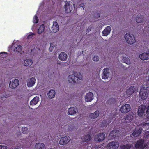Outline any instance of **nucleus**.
Returning a JSON list of instances; mask_svg holds the SVG:
<instances>
[{
  "label": "nucleus",
  "instance_id": "f257e3e1",
  "mask_svg": "<svg viewBox=\"0 0 149 149\" xmlns=\"http://www.w3.org/2000/svg\"><path fill=\"white\" fill-rule=\"evenodd\" d=\"M125 38L127 42L130 45L133 44L136 42L135 37L132 34L126 33L125 35Z\"/></svg>",
  "mask_w": 149,
  "mask_h": 149
},
{
  "label": "nucleus",
  "instance_id": "f03ea898",
  "mask_svg": "<svg viewBox=\"0 0 149 149\" xmlns=\"http://www.w3.org/2000/svg\"><path fill=\"white\" fill-rule=\"evenodd\" d=\"M65 12L69 13L74 9V6L72 2H69L66 3L65 5Z\"/></svg>",
  "mask_w": 149,
  "mask_h": 149
},
{
  "label": "nucleus",
  "instance_id": "7ed1b4c3",
  "mask_svg": "<svg viewBox=\"0 0 149 149\" xmlns=\"http://www.w3.org/2000/svg\"><path fill=\"white\" fill-rule=\"evenodd\" d=\"M144 142V140L142 139L138 140L135 144V147L136 149H144L146 146Z\"/></svg>",
  "mask_w": 149,
  "mask_h": 149
},
{
  "label": "nucleus",
  "instance_id": "20e7f679",
  "mask_svg": "<svg viewBox=\"0 0 149 149\" xmlns=\"http://www.w3.org/2000/svg\"><path fill=\"white\" fill-rule=\"evenodd\" d=\"M105 138V135L104 133H99L95 135L94 140L96 141L101 142L104 140Z\"/></svg>",
  "mask_w": 149,
  "mask_h": 149
},
{
  "label": "nucleus",
  "instance_id": "39448f33",
  "mask_svg": "<svg viewBox=\"0 0 149 149\" xmlns=\"http://www.w3.org/2000/svg\"><path fill=\"white\" fill-rule=\"evenodd\" d=\"M120 131L119 130H115L111 132L109 136L112 139H117L120 136Z\"/></svg>",
  "mask_w": 149,
  "mask_h": 149
},
{
  "label": "nucleus",
  "instance_id": "423d86ee",
  "mask_svg": "<svg viewBox=\"0 0 149 149\" xmlns=\"http://www.w3.org/2000/svg\"><path fill=\"white\" fill-rule=\"evenodd\" d=\"M119 146V143L118 142L113 141L109 142L107 144V149H116Z\"/></svg>",
  "mask_w": 149,
  "mask_h": 149
},
{
  "label": "nucleus",
  "instance_id": "0eeeda50",
  "mask_svg": "<svg viewBox=\"0 0 149 149\" xmlns=\"http://www.w3.org/2000/svg\"><path fill=\"white\" fill-rule=\"evenodd\" d=\"M70 138L69 136H65L61 138L59 141V144L61 145L68 144L70 141Z\"/></svg>",
  "mask_w": 149,
  "mask_h": 149
},
{
  "label": "nucleus",
  "instance_id": "6e6552de",
  "mask_svg": "<svg viewBox=\"0 0 149 149\" xmlns=\"http://www.w3.org/2000/svg\"><path fill=\"white\" fill-rule=\"evenodd\" d=\"M134 115V113L132 112H130L126 116L124 117V119L126 123L131 122L132 121Z\"/></svg>",
  "mask_w": 149,
  "mask_h": 149
},
{
  "label": "nucleus",
  "instance_id": "1a4fd4ad",
  "mask_svg": "<svg viewBox=\"0 0 149 149\" xmlns=\"http://www.w3.org/2000/svg\"><path fill=\"white\" fill-rule=\"evenodd\" d=\"M139 95L142 100L146 99L148 96V91L146 89H141L139 92Z\"/></svg>",
  "mask_w": 149,
  "mask_h": 149
},
{
  "label": "nucleus",
  "instance_id": "9d476101",
  "mask_svg": "<svg viewBox=\"0 0 149 149\" xmlns=\"http://www.w3.org/2000/svg\"><path fill=\"white\" fill-rule=\"evenodd\" d=\"M19 84V81L17 79L13 80L11 81L9 83V86L12 89L15 88Z\"/></svg>",
  "mask_w": 149,
  "mask_h": 149
},
{
  "label": "nucleus",
  "instance_id": "9b49d317",
  "mask_svg": "<svg viewBox=\"0 0 149 149\" xmlns=\"http://www.w3.org/2000/svg\"><path fill=\"white\" fill-rule=\"evenodd\" d=\"M103 73L102 74V78L103 79H107L109 77L110 74L109 69L107 68H104L103 70Z\"/></svg>",
  "mask_w": 149,
  "mask_h": 149
},
{
  "label": "nucleus",
  "instance_id": "f8f14e48",
  "mask_svg": "<svg viewBox=\"0 0 149 149\" xmlns=\"http://www.w3.org/2000/svg\"><path fill=\"white\" fill-rule=\"evenodd\" d=\"M68 82L74 84L77 81L78 79L74 74H70L68 76Z\"/></svg>",
  "mask_w": 149,
  "mask_h": 149
},
{
  "label": "nucleus",
  "instance_id": "ddd939ff",
  "mask_svg": "<svg viewBox=\"0 0 149 149\" xmlns=\"http://www.w3.org/2000/svg\"><path fill=\"white\" fill-rule=\"evenodd\" d=\"M146 106L145 105H141L139 107L138 110V115L139 116H143L145 113L146 109Z\"/></svg>",
  "mask_w": 149,
  "mask_h": 149
},
{
  "label": "nucleus",
  "instance_id": "4468645a",
  "mask_svg": "<svg viewBox=\"0 0 149 149\" xmlns=\"http://www.w3.org/2000/svg\"><path fill=\"white\" fill-rule=\"evenodd\" d=\"M130 110V106L129 104H126L123 106H122V113H126L129 112Z\"/></svg>",
  "mask_w": 149,
  "mask_h": 149
},
{
  "label": "nucleus",
  "instance_id": "2eb2a0df",
  "mask_svg": "<svg viewBox=\"0 0 149 149\" xmlns=\"http://www.w3.org/2000/svg\"><path fill=\"white\" fill-rule=\"evenodd\" d=\"M93 98V94L92 92L87 93L85 97V100L86 102L91 101Z\"/></svg>",
  "mask_w": 149,
  "mask_h": 149
},
{
  "label": "nucleus",
  "instance_id": "dca6fc26",
  "mask_svg": "<svg viewBox=\"0 0 149 149\" xmlns=\"http://www.w3.org/2000/svg\"><path fill=\"white\" fill-rule=\"evenodd\" d=\"M139 57L142 60H144L149 59V53H143L139 55Z\"/></svg>",
  "mask_w": 149,
  "mask_h": 149
},
{
  "label": "nucleus",
  "instance_id": "f3484780",
  "mask_svg": "<svg viewBox=\"0 0 149 149\" xmlns=\"http://www.w3.org/2000/svg\"><path fill=\"white\" fill-rule=\"evenodd\" d=\"M51 29L54 32H56L59 30V26L57 23L56 22H54L53 24L51 27Z\"/></svg>",
  "mask_w": 149,
  "mask_h": 149
},
{
  "label": "nucleus",
  "instance_id": "a211bd4d",
  "mask_svg": "<svg viewBox=\"0 0 149 149\" xmlns=\"http://www.w3.org/2000/svg\"><path fill=\"white\" fill-rule=\"evenodd\" d=\"M58 58L60 60L65 61L67 59V55L65 52H62L59 55Z\"/></svg>",
  "mask_w": 149,
  "mask_h": 149
},
{
  "label": "nucleus",
  "instance_id": "6ab92c4d",
  "mask_svg": "<svg viewBox=\"0 0 149 149\" xmlns=\"http://www.w3.org/2000/svg\"><path fill=\"white\" fill-rule=\"evenodd\" d=\"M111 30V28L110 26L106 27L102 31V35L103 36H107L109 34Z\"/></svg>",
  "mask_w": 149,
  "mask_h": 149
},
{
  "label": "nucleus",
  "instance_id": "aec40b11",
  "mask_svg": "<svg viewBox=\"0 0 149 149\" xmlns=\"http://www.w3.org/2000/svg\"><path fill=\"white\" fill-rule=\"evenodd\" d=\"M36 79L34 77H32L29 79L27 82L28 87H31L33 86L35 83Z\"/></svg>",
  "mask_w": 149,
  "mask_h": 149
},
{
  "label": "nucleus",
  "instance_id": "412c9836",
  "mask_svg": "<svg viewBox=\"0 0 149 149\" xmlns=\"http://www.w3.org/2000/svg\"><path fill=\"white\" fill-rule=\"evenodd\" d=\"M135 88L134 86H130L126 91V94L128 97L130 96L131 94L134 92Z\"/></svg>",
  "mask_w": 149,
  "mask_h": 149
},
{
  "label": "nucleus",
  "instance_id": "4be33fe9",
  "mask_svg": "<svg viewBox=\"0 0 149 149\" xmlns=\"http://www.w3.org/2000/svg\"><path fill=\"white\" fill-rule=\"evenodd\" d=\"M100 114V112L98 110L96 111L93 113H91L90 114V117L93 119H95L97 118Z\"/></svg>",
  "mask_w": 149,
  "mask_h": 149
},
{
  "label": "nucleus",
  "instance_id": "5701e85b",
  "mask_svg": "<svg viewBox=\"0 0 149 149\" xmlns=\"http://www.w3.org/2000/svg\"><path fill=\"white\" fill-rule=\"evenodd\" d=\"M91 136L90 135L87 134L84 136V137H82L81 139L82 141L84 142H88L91 139Z\"/></svg>",
  "mask_w": 149,
  "mask_h": 149
},
{
  "label": "nucleus",
  "instance_id": "b1692460",
  "mask_svg": "<svg viewBox=\"0 0 149 149\" xmlns=\"http://www.w3.org/2000/svg\"><path fill=\"white\" fill-rule=\"evenodd\" d=\"M39 100V97L38 96H36L31 101L30 104L31 105H36Z\"/></svg>",
  "mask_w": 149,
  "mask_h": 149
},
{
  "label": "nucleus",
  "instance_id": "393cba45",
  "mask_svg": "<svg viewBox=\"0 0 149 149\" xmlns=\"http://www.w3.org/2000/svg\"><path fill=\"white\" fill-rule=\"evenodd\" d=\"M47 94L48 95L49 98L52 99L54 97L55 95V91L54 90L51 89Z\"/></svg>",
  "mask_w": 149,
  "mask_h": 149
},
{
  "label": "nucleus",
  "instance_id": "a878e982",
  "mask_svg": "<svg viewBox=\"0 0 149 149\" xmlns=\"http://www.w3.org/2000/svg\"><path fill=\"white\" fill-rule=\"evenodd\" d=\"M22 46L20 45H15L14 46V51L15 52L19 53L20 52L22 49Z\"/></svg>",
  "mask_w": 149,
  "mask_h": 149
},
{
  "label": "nucleus",
  "instance_id": "bb28decb",
  "mask_svg": "<svg viewBox=\"0 0 149 149\" xmlns=\"http://www.w3.org/2000/svg\"><path fill=\"white\" fill-rule=\"evenodd\" d=\"M75 109L74 107H71L68 109V113L70 115H74L76 113Z\"/></svg>",
  "mask_w": 149,
  "mask_h": 149
},
{
  "label": "nucleus",
  "instance_id": "cd10ccee",
  "mask_svg": "<svg viewBox=\"0 0 149 149\" xmlns=\"http://www.w3.org/2000/svg\"><path fill=\"white\" fill-rule=\"evenodd\" d=\"M44 144L42 143H37L35 146L34 149H42L44 148Z\"/></svg>",
  "mask_w": 149,
  "mask_h": 149
},
{
  "label": "nucleus",
  "instance_id": "c85d7f7f",
  "mask_svg": "<svg viewBox=\"0 0 149 149\" xmlns=\"http://www.w3.org/2000/svg\"><path fill=\"white\" fill-rule=\"evenodd\" d=\"M24 65L25 66H30L33 63V61L31 59H26L24 61Z\"/></svg>",
  "mask_w": 149,
  "mask_h": 149
},
{
  "label": "nucleus",
  "instance_id": "c756f323",
  "mask_svg": "<svg viewBox=\"0 0 149 149\" xmlns=\"http://www.w3.org/2000/svg\"><path fill=\"white\" fill-rule=\"evenodd\" d=\"M141 130L140 129L135 130L132 133L133 136L134 137H137L141 133Z\"/></svg>",
  "mask_w": 149,
  "mask_h": 149
},
{
  "label": "nucleus",
  "instance_id": "7c9ffc66",
  "mask_svg": "<svg viewBox=\"0 0 149 149\" xmlns=\"http://www.w3.org/2000/svg\"><path fill=\"white\" fill-rule=\"evenodd\" d=\"M45 29V26L44 24H42L40 26L39 28L38 31V34H41L43 33Z\"/></svg>",
  "mask_w": 149,
  "mask_h": 149
},
{
  "label": "nucleus",
  "instance_id": "2f4dec72",
  "mask_svg": "<svg viewBox=\"0 0 149 149\" xmlns=\"http://www.w3.org/2000/svg\"><path fill=\"white\" fill-rule=\"evenodd\" d=\"M74 74L76 77L77 78V79H78L79 80H81L82 78V76L81 74L79 72H74Z\"/></svg>",
  "mask_w": 149,
  "mask_h": 149
},
{
  "label": "nucleus",
  "instance_id": "473e14b6",
  "mask_svg": "<svg viewBox=\"0 0 149 149\" xmlns=\"http://www.w3.org/2000/svg\"><path fill=\"white\" fill-rule=\"evenodd\" d=\"M143 15H140V16H138L136 18V21L138 23H141L143 20Z\"/></svg>",
  "mask_w": 149,
  "mask_h": 149
},
{
  "label": "nucleus",
  "instance_id": "72a5a7b5",
  "mask_svg": "<svg viewBox=\"0 0 149 149\" xmlns=\"http://www.w3.org/2000/svg\"><path fill=\"white\" fill-rule=\"evenodd\" d=\"M122 59L124 63L127 64H130V60L128 57H123Z\"/></svg>",
  "mask_w": 149,
  "mask_h": 149
},
{
  "label": "nucleus",
  "instance_id": "f704fd0d",
  "mask_svg": "<svg viewBox=\"0 0 149 149\" xmlns=\"http://www.w3.org/2000/svg\"><path fill=\"white\" fill-rule=\"evenodd\" d=\"M108 125L107 121L106 120L103 121L100 124V127L103 128L106 126Z\"/></svg>",
  "mask_w": 149,
  "mask_h": 149
},
{
  "label": "nucleus",
  "instance_id": "c9c22d12",
  "mask_svg": "<svg viewBox=\"0 0 149 149\" xmlns=\"http://www.w3.org/2000/svg\"><path fill=\"white\" fill-rule=\"evenodd\" d=\"M132 146L130 144H127L124 145V146H122V149H129L131 148Z\"/></svg>",
  "mask_w": 149,
  "mask_h": 149
},
{
  "label": "nucleus",
  "instance_id": "e433bc0d",
  "mask_svg": "<svg viewBox=\"0 0 149 149\" xmlns=\"http://www.w3.org/2000/svg\"><path fill=\"white\" fill-rule=\"evenodd\" d=\"M38 22V17L35 15L33 20V22L34 23H37Z\"/></svg>",
  "mask_w": 149,
  "mask_h": 149
},
{
  "label": "nucleus",
  "instance_id": "4c0bfd02",
  "mask_svg": "<svg viewBox=\"0 0 149 149\" xmlns=\"http://www.w3.org/2000/svg\"><path fill=\"white\" fill-rule=\"evenodd\" d=\"M109 102L111 104H113L115 102V99L113 98H110L109 100Z\"/></svg>",
  "mask_w": 149,
  "mask_h": 149
},
{
  "label": "nucleus",
  "instance_id": "58836bf2",
  "mask_svg": "<svg viewBox=\"0 0 149 149\" xmlns=\"http://www.w3.org/2000/svg\"><path fill=\"white\" fill-rule=\"evenodd\" d=\"M22 131L24 134L27 133L28 132V128L25 127H22Z\"/></svg>",
  "mask_w": 149,
  "mask_h": 149
},
{
  "label": "nucleus",
  "instance_id": "ea45409f",
  "mask_svg": "<svg viewBox=\"0 0 149 149\" xmlns=\"http://www.w3.org/2000/svg\"><path fill=\"white\" fill-rule=\"evenodd\" d=\"M35 35V34L31 33L29 34L27 36V38L28 39H32L33 36Z\"/></svg>",
  "mask_w": 149,
  "mask_h": 149
},
{
  "label": "nucleus",
  "instance_id": "a19ab883",
  "mask_svg": "<svg viewBox=\"0 0 149 149\" xmlns=\"http://www.w3.org/2000/svg\"><path fill=\"white\" fill-rule=\"evenodd\" d=\"M93 60L94 61H98L99 60V57L97 56H94L93 58Z\"/></svg>",
  "mask_w": 149,
  "mask_h": 149
},
{
  "label": "nucleus",
  "instance_id": "79ce46f5",
  "mask_svg": "<svg viewBox=\"0 0 149 149\" xmlns=\"http://www.w3.org/2000/svg\"><path fill=\"white\" fill-rule=\"evenodd\" d=\"M93 27L92 26H89L86 30V32L87 33H88L92 29Z\"/></svg>",
  "mask_w": 149,
  "mask_h": 149
},
{
  "label": "nucleus",
  "instance_id": "37998d69",
  "mask_svg": "<svg viewBox=\"0 0 149 149\" xmlns=\"http://www.w3.org/2000/svg\"><path fill=\"white\" fill-rule=\"evenodd\" d=\"M7 147L6 146L0 145V149H7Z\"/></svg>",
  "mask_w": 149,
  "mask_h": 149
},
{
  "label": "nucleus",
  "instance_id": "c03bdc74",
  "mask_svg": "<svg viewBox=\"0 0 149 149\" xmlns=\"http://www.w3.org/2000/svg\"><path fill=\"white\" fill-rule=\"evenodd\" d=\"M146 114H149V106H148L146 107Z\"/></svg>",
  "mask_w": 149,
  "mask_h": 149
},
{
  "label": "nucleus",
  "instance_id": "a18cd8bd",
  "mask_svg": "<svg viewBox=\"0 0 149 149\" xmlns=\"http://www.w3.org/2000/svg\"><path fill=\"white\" fill-rule=\"evenodd\" d=\"M84 4L83 3H82L80 4L79 6V7L80 8H81V7H82L83 10H84Z\"/></svg>",
  "mask_w": 149,
  "mask_h": 149
},
{
  "label": "nucleus",
  "instance_id": "49530a36",
  "mask_svg": "<svg viewBox=\"0 0 149 149\" xmlns=\"http://www.w3.org/2000/svg\"><path fill=\"white\" fill-rule=\"evenodd\" d=\"M143 123V126H146L147 125L148 126L149 125V123Z\"/></svg>",
  "mask_w": 149,
  "mask_h": 149
},
{
  "label": "nucleus",
  "instance_id": "de8ad7c7",
  "mask_svg": "<svg viewBox=\"0 0 149 149\" xmlns=\"http://www.w3.org/2000/svg\"><path fill=\"white\" fill-rule=\"evenodd\" d=\"M100 17V14L98 13L97 15L96 16H95V17L97 18H98Z\"/></svg>",
  "mask_w": 149,
  "mask_h": 149
},
{
  "label": "nucleus",
  "instance_id": "09e8293b",
  "mask_svg": "<svg viewBox=\"0 0 149 149\" xmlns=\"http://www.w3.org/2000/svg\"><path fill=\"white\" fill-rule=\"evenodd\" d=\"M53 47L52 46V47H51V44H50V47L49 48V50L51 51L52 50V49H53Z\"/></svg>",
  "mask_w": 149,
  "mask_h": 149
},
{
  "label": "nucleus",
  "instance_id": "8fccbe9b",
  "mask_svg": "<svg viewBox=\"0 0 149 149\" xmlns=\"http://www.w3.org/2000/svg\"><path fill=\"white\" fill-rule=\"evenodd\" d=\"M5 53V54H7V52H2L1 53V54H2V53Z\"/></svg>",
  "mask_w": 149,
  "mask_h": 149
},
{
  "label": "nucleus",
  "instance_id": "3c124183",
  "mask_svg": "<svg viewBox=\"0 0 149 149\" xmlns=\"http://www.w3.org/2000/svg\"><path fill=\"white\" fill-rule=\"evenodd\" d=\"M14 149H21L20 148H14Z\"/></svg>",
  "mask_w": 149,
  "mask_h": 149
},
{
  "label": "nucleus",
  "instance_id": "603ef678",
  "mask_svg": "<svg viewBox=\"0 0 149 149\" xmlns=\"http://www.w3.org/2000/svg\"><path fill=\"white\" fill-rule=\"evenodd\" d=\"M3 97H5L6 98V97H8V96H7V95H6L5 96V95H4V96H3Z\"/></svg>",
  "mask_w": 149,
  "mask_h": 149
},
{
  "label": "nucleus",
  "instance_id": "864d4df0",
  "mask_svg": "<svg viewBox=\"0 0 149 149\" xmlns=\"http://www.w3.org/2000/svg\"><path fill=\"white\" fill-rule=\"evenodd\" d=\"M147 118L149 119V115L148 116Z\"/></svg>",
  "mask_w": 149,
  "mask_h": 149
},
{
  "label": "nucleus",
  "instance_id": "5fc2aeb1",
  "mask_svg": "<svg viewBox=\"0 0 149 149\" xmlns=\"http://www.w3.org/2000/svg\"><path fill=\"white\" fill-rule=\"evenodd\" d=\"M121 103V102H120V103Z\"/></svg>",
  "mask_w": 149,
  "mask_h": 149
}]
</instances>
